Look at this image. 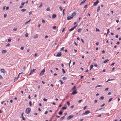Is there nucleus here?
I'll list each match as a JSON object with an SVG mask.
<instances>
[{
  "label": "nucleus",
  "mask_w": 121,
  "mask_h": 121,
  "mask_svg": "<svg viewBox=\"0 0 121 121\" xmlns=\"http://www.w3.org/2000/svg\"><path fill=\"white\" fill-rule=\"evenodd\" d=\"M31 110V109L30 108H27L26 109V112L27 114H28L30 112Z\"/></svg>",
  "instance_id": "1"
},
{
  "label": "nucleus",
  "mask_w": 121,
  "mask_h": 121,
  "mask_svg": "<svg viewBox=\"0 0 121 121\" xmlns=\"http://www.w3.org/2000/svg\"><path fill=\"white\" fill-rule=\"evenodd\" d=\"M74 14V13H73L71 15V16H68L67 17V20H69L70 19H71L73 18V15Z\"/></svg>",
  "instance_id": "2"
},
{
  "label": "nucleus",
  "mask_w": 121,
  "mask_h": 121,
  "mask_svg": "<svg viewBox=\"0 0 121 121\" xmlns=\"http://www.w3.org/2000/svg\"><path fill=\"white\" fill-rule=\"evenodd\" d=\"M90 113V111L89 110H87L84 113L82 114V115H86L88 114L89 113Z\"/></svg>",
  "instance_id": "3"
},
{
  "label": "nucleus",
  "mask_w": 121,
  "mask_h": 121,
  "mask_svg": "<svg viewBox=\"0 0 121 121\" xmlns=\"http://www.w3.org/2000/svg\"><path fill=\"white\" fill-rule=\"evenodd\" d=\"M45 72V70L44 69L42 70L41 71L39 74V75L40 76H42L43 74V73Z\"/></svg>",
  "instance_id": "4"
},
{
  "label": "nucleus",
  "mask_w": 121,
  "mask_h": 121,
  "mask_svg": "<svg viewBox=\"0 0 121 121\" xmlns=\"http://www.w3.org/2000/svg\"><path fill=\"white\" fill-rule=\"evenodd\" d=\"M73 116V115H71L69 116L67 118V120H68L72 118Z\"/></svg>",
  "instance_id": "5"
},
{
  "label": "nucleus",
  "mask_w": 121,
  "mask_h": 121,
  "mask_svg": "<svg viewBox=\"0 0 121 121\" xmlns=\"http://www.w3.org/2000/svg\"><path fill=\"white\" fill-rule=\"evenodd\" d=\"M77 26V25L75 26L72 28H71V29H70L69 30L70 31H71L73 30Z\"/></svg>",
  "instance_id": "6"
},
{
  "label": "nucleus",
  "mask_w": 121,
  "mask_h": 121,
  "mask_svg": "<svg viewBox=\"0 0 121 121\" xmlns=\"http://www.w3.org/2000/svg\"><path fill=\"white\" fill-rule=\"evenodd\" d=\"M36 69H31L30 70V73L29 74V75H30L31 73H32L33 72H34L35 71Z\"/></svg>",
  "instance_id": "7"
},
{
  "label": "nucleus",
  "mask_w": 121,
  "mask_h": 121,
  "mask_svg": "<svg viewBox=\"0 0 121 121\" xmlns=\"http://www.w3.org/2000/svg\"><path fill=\"white\" fill-rule=\"evenodd\" d=\"M24 74V73L23 72H21V73H19V74H18V77H17V78H16L15 77V79L14 80V81H15V80L16 79H17L19 78V75L20 74Z\"/></svg>",
  "instance_id": "8"
},
{
  "label": "nucleus",
  "mask_w": 121,
  "mask_h": 121,
  "mask_svg": "<svg viewBox=\"0 0 121 121\" xmlns=\"http://www.w3.org/2000/svg\"><path fill=\"white\" fill-rule=\"evenodd\" d=\"M99 2V1L98 0H97L96 2L94 3V6H96L97 5L98 3Z\"/></svg>",
  "instance_id": "9"
},
{
  "label": "nucleus",
  "mask_w": 121,
  "mask_h": 121,
  "mask_svg": "<svg viewBox=\"0 0 121 121\" xmlns=\"http://www.w3.org/2000/svg\"><path fill=\"white\" fill-rule=\"evenodd\" d=\"M61 52H58L56 56L57 57H60L61 56Z\"/></svg>",
  "instance_id": "10"
},
{
  "label": "nucleus",
  "mask_w": 121,
  "mask_h": 121,
  "mask_svg": "<svg viewBox=\"0 0 121 121\" xmlns=\"http://www.w3.org/2000/svg\"><path fill=\"white\" fill-rule=\"evenodd\" d=\"M3 73H5L6 72L5 70L3 69H2L0 70Z\"/></svg>",
  "instance_id": "11"
},
{
  "label": "nucleus",
  "mask_w": 121,
  "mask_h": 121,
  "mask_svg": "<svg viewBox=\"0 0 121 121\" xmlns=\"http://www.w3.org/2000/svg\"><path fill=\"white\" fill-rule=\"evenodd\" d=\"M78 93V92L76 91H73L72 93H71L72 95H74L75 94H76Z\"/></svg>",
  "instance_id": "12"
},
{
  "label": "nucleus",
  "mask_w": 121,
  "mask_h": 121,
  "mask_svg": "<svg viewBox=\"0 0 121 121\" xmlns=\"http://www.w3.org/2000/svg\"><path fill=\"white\" fill-rule=\"evenodd\" d=\"M7 52V51L5 50H4L2 51V53H5Z\"/></svg>",
  "instance_id": "13"
},
{
  "label": "nucleus",
  "mask_w": 121,
  "mask_h": 121,
  "mask_svg": "<svg viewBox=\"0 0 121 121\" xmlns=\"http://www.w3.org/2000/svg\"><path fill=\"white\" fill-rule=\"evenodd\" d=\"M65 118V116H63V117H61L60 119V121H62Z\"/></svg>",
  "instance_id": "14"
},
{
  "label": "nucleus",
  "mask_w": 121,
  "mask_h": 121,
  "mask_svg": "<svg viewBox=\"0 0 121 121\" xmlns=\"http://www.w3.org/2000/svg\"><path fill=\"white\" fill-rule=\"evenodd\" d=\"M56 15L55 14H53L52 16V18H54L56 17Z\"/></svg>",
  "instance_id": "15"
},
{
  "label": "nucleus",
  "mask_w": 121,
  "mask_h": 121,
  "mask_svg": "<svg viewBox=\"0 0 121 121\" xmlns=\"http://www.w3.org/2000/svg\"><path fill=\"white\" fill-rule=\"evenodd\" d=\"M100 7L99 5L98 6V8L97 9V11L98 12L100 10Z\"/></svg>",
  "instance_id": "16"
},
{
  "label": "nucleus",
  "mask_w": 121,
  "mask_h": 121,
  "mask_svg": "<svg viewBox=\"0 0 121 121\" xmlns=\"http://www.w3.org/2000/svg\"><path fill=\"white\" fill-rule=\"evenodd\" d=\"M109 60L107 59V60H105L103 62V63H106V62H107L109 61Z\"/></svg>",
  "instance_id": "17"
},
{
  "label": "nucleus",
  "mask_w": 121,
  "mask_h": 121,
  "mask_svg": "<svg viewBox=\"0 0 121 121\" xmlns=\"http://www.w3.org/2000/svg\"><path fill=\"white\" fill-rule=\"evenodd\" d=\"M82 30V29L80 28L78 30V32L80 33L81 32V30Z\"/></svg>",
  "instance_id": "18"
},
{
  "label": "nucleus",
  "mask_w": 121,
  "mask_h": 121,
  "mask_svg": "<svg viewBox=\"0 0 121 121\" xmlns=\"http://www.w3.org/2000/svg\"><path fill=\"white\" fill-rule=\"evenodd\" d=\"M62 114V112L61 111H60V112L58 113V114L60 115H61Z\"/></svg>",
  "instance_id": "19"
},
{
  "label": "nucleus",
  "mask_w": 121,
  "mask_h": 121,
  "mask_svg": "<svg viewBox=\"0 0 121 121\" xmlns=\"http://www.w3.org/2000/svg\"><path fill=\"white\" fill-rule=\"evenodd\" d=\"M38 37V35H36L34 37V39H35L36 38H37Z\"/></svg>",
  "instance_id": "20"
},
{
  "label": "nucleus",
  "mask_w": 121,
  "mask_h": 121,
  "mask_svg": "<svg viewBox=\"0 0 121 121\" xmlns=\"http://www.w3.org/2000/svg\"><path fill=\"white\" fill-rule=\"evenodd\" d=\"M58 81L59 82H60V84L61 85H62L63 83V82L61 80H60L59 81Z\"/></svg>",
  "instance_id": "21"
},
{
  "label": "nucleus",
  "mask_w": 121,
  "mask_h": 121,
  "mask_svg": "<svg viewBox=\"0 0 121 121\" xmlns=\"http://www.w3.org/2000/svg\"><path fill=\"white\" fill-rule=\"evenodd\" d=\"M26 10V9H23L21 10V11L22 12H24Z\"/></svg>",
  "instance_id": "22"
},
{
  "label": "nucleus",
  "mask_w": 121,
  "mask_h": 121,
  "mask_svg": "<svg viewBox=\"0 0 121 121\" xmlns=\"http://www.w3.org/2000/svg\"><path fill=\"white\" fill-rule=\"evenodd\" d=\"M112 98H110L109 100L108 101V102H110L111 101V100H112Z\"/></svg>",
  "instance_id": "23"
},
{
  "label": "nucleus",
  "mask_w": 121,
  "mask_h": 121,
  "mask_svg": "<svg viewBox=\"0 0 121 121\" xmlns=\"http://www.w3.org/2000/svg\"><path fill=\"white\" fill-rule=\"evenodd\" d=\"M62 70L63 73H65V71L63 69H62Z\"/></svg>",
  "instance_id": "24"
},
{
  "label": "nucleus",
  "mask_w": 121,
  "mask_h": 121,
  "mask_svg": "<svg viewBox=\"0 0 121 121\" xmlns=\"http://www.w3.org/2000/svg\"><path fill=\"white\" fill-rule=\"evenodd\" d=\"M67 79V78L65 77H63L62 79L64 80H65Z\"/></svg>",
  "instance_id": "25"
},
{
  "label": "nucleus",
  "mask_w": 121,
  "mask_h": 121,
  "mask_svg": "<svg viewBox=\"0 0 121 121\" xmlns=\"http://www.w3.org/2000/svg\"><path fill=\"white\" fill-rule=\"evenodd\" d=\"M30 19L29 21H27V22H25V24H27L29 22H30Z\"/></svg>",
  "instance_id": "26"
},
{
  "label": "nucleus",
  "mask_w": 121,
  "mask_h": 121,
  "mask_svg": "<svg viewBox=\"0 0 121 121\" xmlns=\"http://www.w3.org/2000/svg\"><path fill=\"white\" fill-rule=\"evenodd\" d=\"M104 97H103V96H101V97H100L99 98V99H100L102 100V99H104Z\"/></svg>",
  "instance_id": "27"
},
{
  "label": "nucleus",
  "mask_w": 121,
  "mask_h": 121,
  "mask_svg": "<svg viewBox=\"0 0 121 121\" xmlns=\"http://www.w3.org/2000/svg\"><path fill=\"white\" fill-rule=\"evenodd\" d=\"M50 10V9L49 7L47 8L46 9V10L48 11H49Z\"/></svg>",
  "instance_id": "28"
},
{
  "label": "nucleus",
  "mask_w": 121,
  "mask_h": 121,
  "mask_svg": "<svg viewBox=\"0 0 121 121\" xmlns=\"http://www.w3.org/2000/svg\"><path fill=\"white\" fill-rule=\"evenodd\" d=\"M71 60H70V61H69V67L70 64V63H71Z\"/></svg>",
  "instance_id": "29"
},
{
  "label": "nucleus",
  "mask_w": 121,
  "mask_h": 121,
  "mask_svg": "<svg viewBox=\"0 0 121 121\" xmlns=\"http://www.w3.org/2000/svg\"><path fill=\"white\" fill-rule=\"evenodd\" d=\"M66 107H62V109L64 110V109H66Z\"/></svg>",
  "instance_id": "30"
},
{
  "label": "nucleus",
  "mask_w": 121,
  "mask_h": 121,
  "mask_svg": "<svg viewBox=\"0 0 121 121\" xmlns=\"http://www.w3.org/2000/svg\"><path fill=\"white\" fill-rule=\"evenodd\" d=\"M76 87L75 86H74L72 88V90H74L76 88Z\"/></svg>",
  "instance_id": "31"
},
{
  "label": "nucleus",
  "mask_w": 121,
  "mask_h": 121,
  "mask_svg": "<svg viewBox=\"0 0 121 121\" xmlns=\"http://www.w3.org/2000/svg\"><path fill=\"white\" fill-rule=\"evenodd\" d=\"M86 0H83L82 1V2L81 3V4H82L83 3H84Z\"/></svg>",
  "instance_id": "32"
},
{
  "label": "nucleus",
  "mask_w": 121,
  "mask_h": 121,
  "mask_svg": "<svg viewBox=\"0 0 121 121\" xmlns=\"http://www.w3.org/2000/svg\"><path fill=\"white\" fill-rule=\"evenodd\" d=\"M109 29H108V30H107V35H106V36H107V35L109 33Z\"/></svg>",
  "instance_id": "33"
},
{
  "label": "nucleus",
  "mask_w": 121,
  "mask_h": 121,
  "mask_svg": "<svg viewBox=\"0 0 121 121\" xmlns=\"http://www.w3.org/2000/svg\"><path fill=\"white\" fill-rule=\"evenodd\" d=\"M42 6V3H41L40 5L39 6V8H40Z\"/></svg>",
  "instance_id": "34"
},
{
  "label": "nucleus",
  "mask_w": 121,
  "mask_h": 121,
  "mask_svg": "<svg viewBox=\"0 0 121 121\" xmlns=\"http://www.w3.org/2000/svg\"><path fill=\"white\" fill-rule=\"evenodd\" d=\"M29 104L30 106H31L32 105L31 102V101H29Z\"/></svg>",
  "instance_id": "35"
},
{
  "label": "nucleus",
  "mask_w": 121,
  "mask_h": 121,
  "mask_svg": "<svg viewBox=\"0 0 121 121\" xmlns=\"http://www.w3.org/2000/svg\"><path fill=\"white\" fill-rule=\"evenodd\" d=\"M52 28L53 29H55L56 28V26H55L52 27Z\"/></svg>",
  "instance_id": "36"
},
{
  "label": "nucleus",
  "mask_w": 121,
  "mask_h": 121,
  "mask_svg": "<svg viewBox=\"0 0 121 121\" xmlns=\"http://www.w3.org/2000/svg\"><path fill=\"white\" fill-rule=\"evenodd\" d=\"M93 67V65H91L90 66V68H91L92 69Z\"/></svg>",
  "instance_id": "37"
},
{
  "label": "nucleus",
  "mask_w": 121,
  "mask_h": 121,
  "mask_svg": "<svg viewBox=\"0 0 121 121\" xmlns=\"http://www.w3.org/2000/svg\"><path fill=\"white\" fill-rule=\"evenodd\" d=\"M64 48V47H63L62 48H61L60 49V51H63Z\"/></svg>",
  "instance_id": "38"
},
{
  "label": "nucleus",
  "mask_w": 121,
  "mask_h": 121,
  "mask_svg": "<svg viewBox=\"0 0 121 121\" xmlns=\"http://www.w3.org/2000/svg\"><path fill=\"white\" fill-rule=\"evenodd\" d=\"M67 105H68V106H69V105H70V103H69V102H67Z\"/></svg>",
  "instance_id": "39"
},
{
  "label": "nucleus",
  "mask_w": 121,
  "mask_h": 121,
  "mask_svg": "<svg viewBox=\"0 0 121 121\" xmlns=\"http://www.w3.org/2000/svg\"><path fill=\"white\" fill-rule=\"evenodd\" d=\"M59 9H60V10L61 11L62 9V7L61 6H60L59 7Z\"/></svg>",
  "instance_id": "40"
},
{
  "label": "nucleus",
  "mask_w": 121,
  "mask_h": 121,
  "mask_svg": "<svg viewBox=\"0 0 121 121\" xmlns=\"http://www.w3.org/2000/svg\"><path fill=\"white\" fill-rule=\"evenodd\" d=\"M13 30L14 31H16L17 30V28H14L13 29Z\"/></svg>",
  "instance_id": "41"
},
{
  "label": "nucleus",
  "mask_w": 121,
  "mask_h": 121,
  "mask_svg": "<svg viewBox=\"0 0 121 121\" xmlns=\"http://www.w3.org/2000/svg\"><path fill=\"white\" fill-rule=\"evenodd\" d=\"M102 86V85H97L96 86V88L97 87H101Z\"/></svg>",
  "instance_id": "42"
},
{
  "label": "nucleus",
  "mask_w": 121,
  "mask_h": 121,
  "mask_svg": "<svg viewBox=\"0 0 121 121\" xmlns=\"http://www.w3.org/2000/svg\"><path fill=\"white\" fill-rule=\"evenodd\" d=\"M42 22L43 23H44L45 22V20H44L43 19L42 21Z\"/></svg>",
  "instance_id": "43"
},
{
  "label": "nucleus",
  "mask_w": 121,
  "mask_h": 121,
  "mask_svg": "<svg viewBox=\"0 0 121 121\" xmlns=\"http://www.w3.org/2000/svg\"><path fill=\"white\" fill-rule=\"evenodd\" d=\"M108 89H109L108 88H107L105 89V91H107L108 90Z\"/></svg>",
  "instance_id": "44"
},
{
  "label": "nucleus",
  "mask_w": 121,
  "mask_h": 121,
  "mask_svg": "<svg viewBox=\"0 0 121 121\" xmlns=\"http://www.w3.org/2000/svg\"><path fill=\"white\" fill-rule=\"evenodd\" d=\"M96 31H99V29H98L97 28L96 29Z\"/></svg>",
  "instance_id": "45"
},
{
  "label": "nucleus",
  "mask_w": 121,
  "mask_h": 121,
  "mask_svg": "<svg viewBox=\"0 0 121 121\" xmlns=\"http://www.w3.org/2000/svg\"><path fill=\"white\" fill-rule=\"evenodd\" d=\"M105 104H103L102 105L100 106V107H103L105 105Z\"/></svg>",
  "instance_id": "46"
},
{
  "label": "nucleus",
  "mask_w": 121,
  "mask_h": 121,
  "mask_svg": "<svg viewBox=\"0 0 121 121\" xmlns=\"http://www.w3.org/2000/svg\"><path fill=\"white\" fill-rule=\"evenodd\" d=\"M24 114V112H23V113H22L21 114V117H23V114Z\"/></svg>",
  "instance_id": "47"
},
{
  "label": "nucleus",
  "mask_w": 121,
  "mask_h": 121,
  "mask_svg": "<svg viewBox=\"0 0 121 121\" xmlns=\"http://www.w3.org/2000/svg\"><path fill=\"white\" fill-rule=\"evenodd\" d=\"M28 34H27V33L25 35V37H27L28 36Z\"/></svg>",
  "instance_id": "48"
},
{
  "label": "nucleus",
  "mask_w": 121,
  "mask_h": 121,
  "mask_svg": "<svg viewBox=\"0 0 121 121\" xmlns=\"http://www.w3.org/2000/svg\"><path fill=\"white\" fill-rule=\"evenodd\" d=\"M22 120H26L25 118L24 117H22Z\"/></svg>",
  "instance_id": "49"
},
{
  "label": "nucleus",
  "mask_w": 121,
  "mask_h": 121,
  "mask_svg": "<svg viewBox=\"0 0 121 121\" xmlns=\"http://www.w3.org/2000/svg\"><path fill=\"white\" fill-rule=\"evenodd\" d=\"M87 107V106H86L84 107L83 108V110H84L86 109V108Z\"/></svg>",
  "instance_id": "50"
},
{
  "label": "nucleus",
  "mask_w": 121,
  "mask_h": 121,
  "mask_svg": "<svg viewBox=\"0 0 121 121\" xmlns=\"http://www.w3.org/2000/svg\"><path fill=\"white\" fill-rule=\"evenodd\" d=\"M94 66L95 67H97V65L96 63H95L94 65Z\"/></svg>",
  "instance_id": "51"
},
{
  "label": "nucleus",
  "mask_w": 121,
  "mask_h": 121,
  "mask_svg": "<svg viewBox=\"0 0 121 121\" xmlns=\"http://www.w3.org/2000/svg\"><path fill=\"white\" fill-rule=\"evenodd\" d=\"M11 40V39H8V41L9 42H10Z\"/></svg>",
  "instance_id": "52"
},
{
  "label": "nucleus",
  "mask_w": 121,
  "mask_h": 121,
  "mask_svg": "<svg viewBox=\"0 0 121 121\" xmlns=\"http://www.w3.org/2000/svg\"><path fill=\"white\" fill-rule=\"evenodd\" d=\"M3 79V77H2L0 75V79Z\"/></svg>",
  "instance_id": "53"
},
{
  "label": "nucleus",
  "mask_w": 121,
  "mask_h": 121,
  "mask_svg": "<svg viewBox=\"0 0 121 121\" xmlns=\"http://www.w3.org/2000/svg\"><path fill=\"white\" fill-rule=\"evenodd\" d=\"M65 28H63V30L62 31V32H63L65 30Z\"/></svg>",
  "instance_id": "54"
},
{
  "label": "nucleus",
  "mask_w": 121,
  "mask_h": 121,
  "mask_svg": "<svg viewBox=\"0 0 121 121\" xmlns=\"http://www.w3.org/2000/svg\"><path fill=\"white\" fill-rule=\"evenodd\" d=\"M102 52L104 54L105 53V51L104 50H103L102 51Z\"/></svg>",
  "instance_id": "55"
},
{
  "label": "nucleus",
  "mask_w": 121,
  "mask_h": 121,
  "mask_svg": "<svg viewBox=\"0 0 121 121\" xmlns=\"http://www.w3.org/2000/svg\"><path fill=\"white\" fill-rule=\"evenodd\" d=\"M7 16V15L6 14H5L4 15V17H6Z\"/></svg>",
  "instance_id": "56"
},
{
  "label": "nucleus",
  "mask_w": 121,
  "mask_h": 121,
  "mask_svg": "<svg viewBox=\"0 0 121 121\" xmlns=\"http://www.w3.org/2000/svg\"><path fill=\"white\" fill-rule=\"evenodd\" d=\"M9 9V7H6V10H8Z\"/></svg>",
  "instance_id": "57"
},
{
  "label": "nucleus",
  "mask_w": 121,
  "mask_h": 121,
  "mask_svg": "<svg viewBox=\"0 0 121 121\" xmlns=\"http://www.w3.org/2000/svg\"><path fill=\"white\" fill-rule=\"evenodd\" d=\"M82 101V99L78 101V103H80L81 102V101Z\"/></svg>",
  "instance_id": "58"
},
{
  "label": "nucleus",
  "mask_w": 121,
  "mask_h": 121,
  "mask_svg": "<svg viewBox=\"0 0 121 121\" xmlns=\"http://www.w3.org/2000/svg\"><path fill=\"white\" fill-rule=\"evenodd\" d=\"M24 4H25L23 2H22V3L21 5L23 6V5Z\"/></svg>",
  "instance_id": "59"
},
{
  "label": "nucleus",
  "mask_w": 121,
  "mask_h": 121,
  "mask_svg": "<svg viewBox=\"0 0 121 121\" xmlns=\"http://www.w3.org/2000/svg\"><path fill=\"white\" fill-rule=\"evenodd\" d=\"M43 100L44 101H46L47 100V99L45 98H44L43 99Z\"/></svg>",
  "instance_id": "60"
},
{
  "label": "nucleus",
  "mask_w": 121,
  "mask_h": 121,
  "mask_svg": "<svg viewBox=\"0 0 121 121\" xmlns=\"http://www.w3.org/2000/svg\"><path fill=\"white\" fill-rule=\"evenodd\" d=\"M23 7V6L21 5L20 6L19 8H22Z\"/></svg>",
  "instance_id": "61"
},
{
  "label": "nucleus",
  "mask_w": 121,
  "mask_h": 121,
  "mask_svg": "<svg viewBox=\"0 0 121 121\" xmlns=\"http://www.w3.org/2000/svg\"><path fill=\"white\" fill-rule=\"evenodd\" d=\"M116 44L118 45H119V44H120V42L119 41H118V42H117V43H116Z\"/></svg>",
  "instance_id": "62"
},
{
  "label": "nucleus",
  "mask_w": 121,
  "mask_h": 121,
  "mask_svg": "<svg viewBox=\"0 0 121 121\" xmlns=\"http://www.w3.org/2000/svg\"><path fill=\"white\" fill-rule=\"evenodd\" d=\"M9 45H10L9 44V43H8V44H7V45H6L5 46H6V47H7V46H9Z\"/></svg>",
  "instance_id": "63"
},
{
  "label": "nucleus",
  "mask_w": 121,
  "mask_h": 121,
  "mask_svg": "<svg viewBox=\"0 0 121 121\" xmlns=\"http://www.w3.org/2000/svg\"><path fill=\"white\" fill-rule=\"evenodd\" d=\"M5 6H3V10H4L5 9Z\"/></svg>",
  "instance_id": "64"
}]
</instances>
